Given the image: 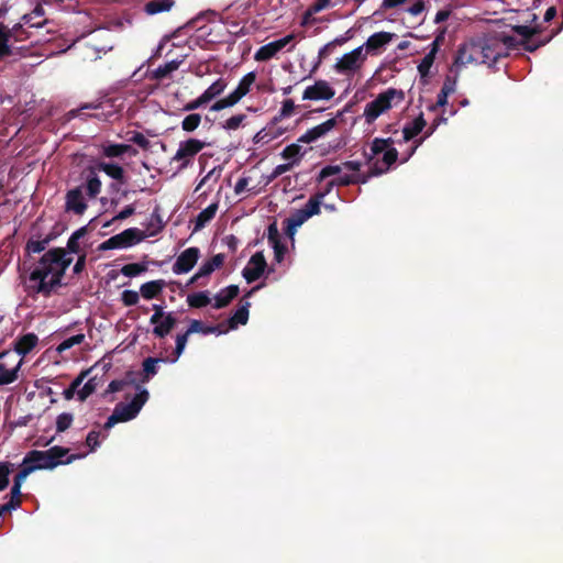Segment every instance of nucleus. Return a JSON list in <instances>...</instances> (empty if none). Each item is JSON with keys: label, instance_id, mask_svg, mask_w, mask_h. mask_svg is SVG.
<instances>
[{"label": "nucleus", "instance_id": "f257e3e1", "mask_svg": "<svg viewBox=\"0 0 563 563\" xmlns=\"http://www.w3.org/2000/svg\"><path fill=\"white\" fill-rule=\"evenodd\" d=\"M68 453L67 448L59 445L52 446L46 451L31 450L23 457L20 467L30 475L38 470H53L59 465L70 464L84 456L80 454L68 455Z\"/></svg>", "mask_w": 563, "mask_h": 563}, {"label": "nucleus", "instance_id": "f03ea898", "mask_svg": "<svg viewBox=\"0 0 563 563\" xmlns=\"http://www.w3.org/2000/svg\"><path fill=\"white\" fill-rule=\"evenodd\" d=\"M101 187L102 183L93 167L88 168L85 184L87 196L90 199L97 198L101 192ZM82 190L84 186H77L67 190L65 195V212L73 213L75 216H82L87 211L88 203L84 197Z\"/></svg>", "mask_w": 563, "mask_h": 563}, {"label": "nucleus", "instance_id": "7ed1b4c3", "mask_svg": "<svg viewBox=\"0 0 563 563\" xmlns=\"http://www.w3.org/2000/svg\"><path fill=\"white\" fill-rule=\"evenodd\" d=\"M393 145L394 140L391 137H375L372 141L369 153L364 152L366 162L368 164L373 163L372 175H383L387 173L397 162L398 151Z\"/></svg>", "mask_w": 563, "mask_h": 563}, {"label": "nucleus", "instance_id": "20e7f679", "mask_svg": "<svg viewBox=\"0 0 563 563\" xmlns=\"http://www.w3.org/2000/svg\"><path fill=\"white\" fill-rule=\"evenodd\" d=\"M53 269L37 265L29 275L26 290L30 295H42L44 297H51V295L58 288L62 287L63 280L49 275Z\"/></svg>", "mask_w": 563, "mask_h": 563}, {"label": "nucleus", "instance_id": "39448f33", "mask_svg": "<svg viewBox=\"0 0 563 563\" xmlns=\"http://www.w3.org/2000/svg\"><path fill=\"white\" fill-rule=\"evenodd\" d=\"M147 389H141L129 404L119 402L115 405L112 415L106 421L104 430H110L119 422H126L134 419L145 402L148 400Z\"/></svg>", "mask_w": 563, "mask_h": 563}, {"label": "nucleus", "instance_id": "423d86ee", "mask_svg": "<svg viewBox=\"0 0 563 563\" xmlns=\"http://www.w3.org/2000/svg\"><path fill=\"white\" fill-rule=\"evenodd\" d=\"M404 98L405 93L402 90L388 88L386 91L379 93L373 101L365 106V121L368 124H372L380 114L388 111L393 107V101L395 99L400 102L404 100Z\"/></svg>", "mask_w": 563, "mask_h": 563}, {"label": "nucleus", "instance_id": "0eeeda50", "mask_svg": "<svg viewBox=\"0 0 563 563\" xmlns=\"http://www.w3.org/2000/svg\"><path fill=\"white\" fill-rule=\"evenodd\" d=\"M144 238L145 234L143 231L137 228H130L102 242L98 246V250L108 251L115 249H126L140 243L144 240Z\"/></svg>", "mask_w": 563, "mask_h": 563}, {"label": "nucleus", "instance_id": "6e6552de", "mask_svg": "<svg viewBox=\"0 0 563 563\" xmlns=\"http://www.w3.org/2000/svg\"><path fill=\"white\" fill-rule=\"evenodd\" d=\"M206 143L198 139H188L179 143L178 150L172 158V162H178V172L187 168L195 156L206 147Z\"/></svg>", "mask_w": 563, "mask_h": 563}, {"label": "nucleus", "instance_id": "1a4fd4ad", "mask_svg": "<svg viewBox=\"0 0 563 563\" xmlns=\"http://www.w3.org/2000/svg\"><path fill=\"white\" fill-rule=\"evenodd\" d=\"M482 41L463 44L457 51L454 65L460 67L473 63L482 64Z\"/></svg>", "mask_w": 563, "mask_h": 563}, {"label": "nucleus", "instance_id": "9d476101", "mask_svg": "<svg viewBox=\"0 0 563 563\" xmlns=\"http://www.w3.org/2000/svg\"><path fill=\"white\" fill-rule=\"evenodd\" d=\"M71 262L73 258L67 256V251L64 247H53L42 255L38 264L51 269H53V265H56L67 271Z\"/></svg>", "mask_w": 563, "mask_h": 563}, {"label": "nucleus", "instance_id": "9b49d317", "mask_svg": "<svg viewBox=\"0 0 563 563\" xmlns=\"http://www.w3.org/2000/svg\"><path fill=\"white\" fill-rule=\"evenodd\" d=\"M365 56L363 55V46H358L351 51L350 53L344 54L334 65V68L338 73L345 74L357 70Z\"/></svg>", "mask_w": 563, "mask_h": 563}, {"label": "nucleus", "instance_id": "f8f14e48", "mask_svg": "<svg viewBox=\"0 0 563 563\" xmlns=\"http://www.w3.org/2000/svg\"><path fill=\"white\" fill-rule=\"evenodd\" d=\"M267 267L265 256L262 252L253 254L249 264L243 268L242 275L251 284L261 278Z\"/></svg>", "mask_w": 563, "mask_h": 563}, {"label": "nucleus", "instance_id": "ddd939ff", "mask_svg": "<svg viewBox=\"0 0 563 563\" xmlns=\"http://www.w3.org/2000/svg\"><path fill=\"white\" fill-rule=\"evenodd\" d=\"M295 38L294 34H288L279 40L273 41L261 46L255 53V60L266 62L276 56L286 45Z\"/></svg>", "mask_w": 563, "mask_h": 563}, {"label": "nucleus", "instance_id": "4468645a", "mask_svg": "<svg viewBox=\"0 0 563 563\" xmlns=\"http://www.w3.org/2000/svg\"><path fill=\"white\" fill-rule=\"evenodd\" d=\"M199 256L200 251L198 247L192 246L186 249L174 263L173 272L177 275L190 272L195 267Z\"/></svg>", "mask_w": 563, "mask_h": 563}, {"label": "nucleus", "instance_id": "2eb2a0df", "mask_svg": "<svg viewBox=\"0 0 563 563\" xmlns=\"http://www.w3.org/2000/svg\"><path fill=\"white\" fill-rule=\"evenodd\" d=\"M335 91L325 80H317L314 85L309 86L302 93L303 100H330Z\"/></svg>", "mask_w": 563, "mask_h": 563}, {"label": "nucleus", "instance_id": "dca6fc26", "mask_svg": "<svg viewBox=\"0 0 563 563\" xmlns=\"http://www.w3.org/2000/svg\"><path fill=\"white\" fill-rule=\"evenodd\" d=\"M482 64H487L488 66H493L500 58L508 56V52L504 51L500 44L496 41L482 42Z\"/></svg>", "mask_w": 563, "mask_h": 563}, {"label": "nucleus", "instance_id": "f3484780", "mask_svg": "<svg viewBox=\"0 0 563 563\" xmlns=\"http://www.w3.org/2000/svg\"><path fill=\"white\" fill-rule=\"evenodd\" d=\"M262 285H257L253 287L251 290L246 292L244 298L241 300L240 307L236 309L234 314L229 319V325L231 329L236 328L239 324H246L249 320V309L251 303L245 300V298L251 297L255 291H257Z\"/></svg>", "mask_w": 563, "mask_h": 563}, {"label": "nucleus", "instance_id": "a211bd4d", "mask_svg": "<svg viewBox=\"0 0 563 563\" xmlns=\"http://www.w3.org/2000/svg\"><path fill=\"white\" fill-rule=\"evenodd\" d=\"M395 37L394 33L389 32H377L372 34L367 41L365 42L366 52L369 54H374L379 51L382 47L387 45Z\"/></svg>", "mask_w": 563, "mask_h": 563}, {"label": "nucleus", "instance_id": "6ab92c4d", "mask_svg": "<svg viewBox=\"0 0 563 563\" xmlns=\"http://www.w3.org/2000/svg\"><path fill=\"white\" fill-rule=\"evenodd\" d=\"M176 323L177 320L174 317L173 312H167L166 317H163L161 321L152 323L154 325L152 333L155 338L164 339L175 328Z\"/></svg>", "mask_w": 563, "mask_h": 563}, {"label": "nucleus", "instance_id": "aec40b11", "mask_svg": "<svg viewBox=\"0 0 563 563\" xmlns=\"http://www.w3.org/2000/svg\"><path fill=\"white\" fill-rule=\"evenodd\" d=\"M38 343V338L35 333H26L20 336L14 342V350L19 355L25 356L30 353Z\"/></svg>", "mask_w": 563, "mask_h": 563}, {"label": "nucleus", "instance_id": "412c9836", "mask_svg": "<svg viewBox=\"0 0 563 563\" xmlns=\"http://www.w3.org/2000/svg\"><path fill=\"white\" fill-rule=\"evenodd\" d=\"M240 292L238 285H230L221 289L214 297L213 307L221 309L227 307Z\"/></svg>", "mask_w": 563, "mask_h": 563}, {"label": "nucleus", "instance_id": "4be33fe9", "mask_svg": "<svg viewBox=\"0 0 563 563\" xmlns=\"http://www.w3.org/2000/svg\"><path fill=\"white\" fill-rule=\"evenodd\" d=\"M187 55H181L179 58H174L164 65L158 66L152 74V79L162 80L167 78L173 71L177 70L180 64L185 60Z\"/></svg>", "mask_w": 563, "mask_h": 563}, {"label": "nucleus", "instance_id": "5701e85b", "mask_svg": "<svg viewBox=\"0 0 563 563\" xmlns=\"http://www.w3.org/2000/svg\"><path fill=\"white\" fill-rule=\"evenodd\" d=\"M89 232V225H84L71 233L67 241L66 251L73 254H80L85 252L81 247L80 240L84 239Z\"/></svg>", "mask_w": 563, "mask_h": 563}, {"label": "nucleus", "instance_id": "b1692460", "mask_svg": "<svg viewBox=\"0 0 563 563\" xmlns=\"http://www.w3.org/2000/svg\"><path fill=\"white\" fill-rule=\"evenodd\" d=\"M427 122L421 113L412 122L407 123L402 129V139L408 142L422 132Z\"/></svg>", "mask_w": 563, "mask_h": 563}, {"label": "nucleus", "instance_id": "393cba45", "mask_svg": "<svg viewBox=\"0 0 563 563\" xmlns=\"http://www.w3.org/2000/svg\"><path fill=\"white\" fill-rule=\"evenodd\" d=\"M165 286L166 283L163 279L151 280L141 285L140 294L144 299H154L163 291Z\"/></svg>", "mask_w": 563, "mask_h": 563}, {"label": "nucleus", "instance_id": "a878e982", "mask_svg": "<svg viewBox=\"0 0 563 563\" xmlns=\"http://www.w3.org/2000/svg\"><path fill=\"white\" fill-rule=\"evenodd\" d=\"M255 80L256 74L254 71L247 73L242 77L238 87L231 92L238 102L250 92Z\"/></svg>", "mask_w": 563, "mask_h": 563}, {"label": "nucleus", "instance_id": "bb28decb", "mask_svg": "<svg viewBox=\"0 0 563 563\" xmlns=\"http://www.w3.org/2000/svg\"><path fill=\"white\" fill-rule=\"evenodd\" d=\"M309 217L305 213V211L300 208L295 210L287 219H286V233L288 235H292L297 228L301 227Z\"/></svg>", "mask_w": 563, "mask_h": 563}, {"label": "nucleus", "instance_id": "cd10ccee", "mask_svg": "<svg viewBox=\"0 0 563 563\" xmlns=\"http://www.w3.org/2000/svg\"><path fill=\"white\" fill-rule=\"evenodd\" d=\"M219 208L218 202L211 203L206 209L200 211L195 221V231H199L206 227L216 216Z\"/></svg>", "mask_w": 563, "mask_h": 563}, {"label": "nucleus", "instance_id": "c85d7f7f", "mask_svg": "<svg viewBox=\"0 0 563 563\" xmlns=\"http://www.w3.org/2000/svg\"><path fill=\"white\" fill-rule=\"evenodd\" d=\"M93 169L104 172L109 177L120 183H124V169L118 164L100 162Z\"/></svg>", "mask_w": 563, "mask_h": 563}, {"label": "nucleus", "instance_id": "c756f323", "mask_svg": "<svg viewBox=\"0 0 563 563\" xmlns=\"http://www.w3.org/2000/svg\"><path fill=\"white\" fill-rule=\"evenodd\" d=\"M224 260V254H216L200 266L198 269V276L207 277L211 275L217 268H220L223 265Z\"/></svg>", "mask_w": 563, "mask_h": 563}, {"label": "nucleus", "instance_id": "7c9ffc66", "mask_svg": "<svg viewBox=\"0 0 563 563\" xmlns=\"http://www.w3.org/2000/svg\"><path fill=\"white\" fill-rule=\"evenodd\" d=\"M174 3V0H151L145 4L144 11L150 15L157 14L169 11Z\"/></svg>", "mask_w": 563, "mask_h": 563}, {"label": "nucleus", "instance_id": "2f4dec72", "mask_svg": "<svg viewBox=\"0 0 563 563\" xmlns=\"http://www.w3.org/2000/svg\"><path fill=\"white\" fill-rule=\"evenodd\" d=\"M102 153L107 157H119L125 153L135 155L137 152L135 148L128 144H109L103 147Z\"/></svg>", "mask_w": 563, "mask_h": 563}, {"label": "nucleus", "instance_id": "473e14b6", "mask_svg": "<svg viewBox=\"0 0 563 563\" xmlns=\"http://www.w3.org/2000/svg\"><path fill=\"white\" fill-rule=\"evenodd\" d=\"M166 358L147 357L143 361L142 383H147L157 373V363L166 362Z\"/></svg>", "mask_w": 563, "mask_h": 563}, {"label": "nucleus", "instance_id": "72a5a7b5", "mask_svg": "<svg viewBox=\"0 0 563 563\" xmlns=\"http://www.w3.org/2000/svg\"><path fill=\"white\" fill-rule=\"evenodd\" d=\"M221 333L222 331H219V325H206L202 321L192 319L189 322V327L187 328V334L192 333H201V334H211L216 332Z\"/></svg>", "mask_w": 563, "mask_h": 563}, {"label": "nucleus", "instance_id": "f704fd0d", "mask_svg": "<svg viewBox=\"0 0 563 563\" xmlns=\"http://www.w3.org/2000/svg\"><path fill=\"white\" fill-rule=\"evenodd\" d=\"M227 86V80L224 78H219L203 91L202 97L209 103L211 100L219 97L224 91Z\"/></svg>", "mask_w": 563, "mask_h": 563}, {"label": "nucleus", "instance_id": "c9c22d12", "mask_svg": "<svg viewBox=\"0 0 563 563\" xmlns=\"http://www.w3.org/2000/svg\"><path fill=\"white\" fill-rule=\"evenodd\" d=\"M209 291L192 292L187 296V303L190 308H203L210 303Z\"/></svg>", "mask_w": 563, "mask_h": 563}, {"label": "nucleus", "instance_id": "e433bc0d", "mask_svg": "<svg viewBox=\"0 0 563 563\" xmlns=\"http://www.w3.org/2000/svg\"><path fill=\"white\" fill-rule=\"evenodd\" d=\"M558 32H559V30L552 31L550 35H548L543 38L539 37V38L534 40L533 37H531L528 41H520V45L527 52H534L538 48H540L541 46H544L545 44H548Z\"/></svg>", "mask_w": 563, "mask_h": 563}, {"label": "nucleus", "instance_id": "4c0bfd02", "mask_svg": "<svg viewBox=\"0 0 563 563\" xmlns=\"http://www.w3.org/2000/svg\"><path fill=\"white\" fill-rule=\"evenodd\" d=\"M301 146L297 143H292L290 145H287L283 152L280 153V156L288 161V162H296V166L299 165L301 157H302V151Z\"/></svg>", "mask_w": 563, "mask_h": 563}, {"label": "nucleus", "instance_id": "58836bf2", "mask_svg": "<svg viewBox=\"0 0 563 563\" xmlns=\"http://www.w3.org/2000/svg\"><path fill=\"white\" fill-rule=\"evenodd\" d=\"M47 247V240H44L42 236H38L37 239H34L33 236L30 238L25 244V253L27 255L31 254H38L43 251H45Z\"/></svg>", "mask_w": 563, "mask_h": 563}, {"label": "nucleus", "instance_id": "ea45409f", "mask_svg": "<svg viewBox=\"0 0 563 563\" xmlns=\"http://www.w3.org/2000/svg\"><path fill=\"white\" fill-rule=\"evenodd\" d=\"M20 364L21 361L14 368L8 369L4 364L0 363V386L11 384L18 379Z\"/></svg>", "mask_w": 563, "mask_h": 563}, {"label": "nucleus", "instance_id": "a19ab883", "mask_svg": "<svg viewBox=\"0 0 563 563\" xmlns=\"http://www.w3.org/2000/svg\"><path fill=\"white\" fill-rule=\"evenodd\" d=\"M27 476H29V474L26 473V471L23 470L22 467H20L19 472L14 475L13 485L11 487L10 496H12L15 499L16 498L21 499V496H22L21 487Z\"/></svg>", "mask_w": 563, "mask_h": 563}, {"label": "nucleus", "instance_id": "79ce46f5", "mask_svg": "<svg viewBox=\"0 0 563 563\" xmlns=\"http://www.w3.org/2000/svg\"><path fill=\"white\" fill-rule=\"evenodd\" d=\"M321 203L322 199L320 198V195L313 194L301 209L305 211L307 217L311 218L312 216L320 213Z\"/></svg>", "mask_w": 563, "mask_h": 563}, {"label": "nucleus", "instance_id": "37998d69", "mask_svg": "<svg viewBox=\"0 0 563 563\" xmlns=\"http://www.w3.org/2000/svg\"><path fill=\"white\" fill-rule=\"evenodd\" d=\"M12 36V31L7 30V26L0 23V57L9 56L11 48L9 40Z\"/></svg>", "mask_w": 563, "mask_h": 563}, {"label": "nucleus", "instance_id": "c03bdc74", "mask_svg": "<svg viewBox=\"0 0 563 563\" xmlns=\"http://www.w3.org/2000/svg\"><path fill=\"white\" fill-rule=\"evenodd\" d=\"M134 375L135 373L128 372L125 379H114L110 382L107 393L121 391L128 384H135Z\"/></svg>", "mask_w": 563, "mask_h": 563}, {"label": "nucleus", "instance_id": "a18cd8bd", "mask_svg": "<svg viewBox=\"0 0 563 563\" xmlns=\"http://www.w3.org/2000/svg\"><path fill=\"white\" fill-rule=\"evenodd\" d=\"M89 371H82L69 385L68 388H66L63 393L65 399L70 400L74 398L75 394L78 393V387L82 384L84 379L88 375Z\"/></svg>", "mask_w": 563, "mask_h": 563}, {"label": "nucleus", "instance_id": "49530a36", "mask_svg": "<svg viewBox=\"0 0 563 563\" xmlns=\"http://www.w3.org/2000/svg\"><path fill=\"white\" fill-rule=\"evenodd\" d=\"M190 335L191 334H187V330L184 333H178L176 335V346L173 352V358L170 360L172 362H176L180 357V355L184 353L187 342H188V338Z\"/></svg>", "mask_w": 563, "mask_h": 563}, {"label": "nucleus", "instance_id": "de8ad7c7", "mask_svg": "<svg viewBox=\"0 0 563 563\" xmlns=\"http://www.w3.org/2000/svg\"><path fill=\"white\" fill-rule=\"evenodd\" d=\"M437 54L429 51L418 65V71L421 77H428L434 63Z\"/></svg>", "mask_w": 563, "mask_h": 563}, {"label": "nucleus", "instance_id": "09e8293b", "mask_svg": "<svg viewBox=\"0 0 563 563\" xmlns=\"http://www.w3.org/2000/svg\"><path fill=\"white\" fill-rule=\"evenodd\" d=\"M201 123V115L199 113H190L181 121V129L185 132H194Z\"/></svg>", "mask_w": 563, "mask_h": 563}, {"label": "nucleus", "instance_id": "8fccbe9b", "mask_svg": "<svg viewBox=\"0 0 563 563\" xmlns=\"http://www.w3.org/2000/svg\"><path fill=\"white\" fill-rule=\"evenodd\" d=\"M147 271L146 264L143 263H131L126 264L121 268V273L126 277H135Z\"/></svg>", "mask_w": 563, "mask_h": 563}, {"label": "nucleus", "instance_id": "3c124183", "mask_svg": "<svg viewBox=\"0 0 563 563\" xmlns=\"http://www.w3.org/2000/svg\"><path fill=\"white\" fill-rule=\"evenodd\" d=\"M13 464L10 462H0V492L4 490L9 485V476L13 471Z\"/></svg>", "mask_w": 563, "mask_h": 563}, {"label": "nucleus", "instance_id": "603ef678", "mask_svg": "<svg viewBox=\"0 0 563 563\" xmlns=\"http://www.w3.org/2000/svg\"><path fill=\"white\" fill-rule=\"evenodd\" d=\"M73 421H74L73 413L63 412V413L58 415L56 418V432L57 433L65 432L67 429L70 428Z\"/></svg>", "mask_w": 563, "mask_h": 563}, {"label": "nucleus", "instance_id": "864d4df0", "mask_svg": "<svg viewBox=\"0 0 563 563\" xmlns=\"http://www.w3.org/2000/svg\"><path fill=\"white\" fill-rule=\"evenodd\" d=\"M336 125V120L334 118L329 119L321 124H318L311 128L316 139H320L324 136L328 132H330Z\"/></svg>", "mask_w": 563, "mask_h": 563}, {"label": "nucleus", "instance_id": "5fc2aeb1", "mask_svg": "<svg viewBox=\"0 0 563 563\" xmlns=\"http://www.w3.org/2000/svg\"><path fill=\"white\" fill-rule=\"evenodd\" d=\"M245 119H246L245 114L239 113V114L232 115L231 118L225 120L221 125L224 130L235 131L242 125V123L245 121Z\"/></svg>", "mask_w": 563, "mask_h": 563}, {"label": "nucleus", "instance_id": "6e6d98bb", "mask_svg": "<svg viewBox=\"0 0 563 563\" xmlns=\"http://www.w3.org/2000/svg\"><path fill=\"white\" fill-rule=\"evenodd\" d=\"M342 170V166L340 165H327L324 166L318 174L316 181L318 184H321L323 180H325L328 177L338 175Z\"/></svg>", "mask_w": 563, "mask_h": 563}, {"label": "nucleus", "instance_id": "4d7b16f0", "mask_svg": "<svg viewBox=\"0 0 563 563\" xmlns=\"http://www.w3.org/2000/svg\"><path fill=\"white\" fill-rule=\"evenodd\" d=\"M97 389L96 378H90L81 389L78 390L77 396L80 401H85Z\"/></svg>", "mask_w": 563, "mask_h": 563}, {"label": "nucleus", "instance_id": "13d9d810", "mask_svg": "<svg viewBox=\"0 0 563 563\" xmlns=\"http://www.w3.org/2000/svg\"><path fill=\"white\" fill-rule=\"evenodd\" d=\"M85 340V334L82 333H79V334H76V335H73L66 340H64L57 347V351L58 352H64L70 347H73L74 345H78V344H81Z\"/></svg>", "mask_w": 563, "mask_h": 563}, {"label": "nucleus", "instance_id": "bf43d9fd", "mask_svg": "<svg viewBox=\"0 0 563 563\" xmlns=\"http://www.w3.org/2000/svg\"><path fill=\"white\" fill-rule=\"evenodd\" d=\"M43 15L44 9L42 5L37 4L31 13H26L22 16V21L24 24H29L30 26H41V22H33V18Z\"/></svg>", "mask_w": 563, "mask_h": 563}, {"label": "nucleus", "instance_id": "052dcab7", "mask_svg": "<svg viewBox=\"0 0 563 563\" xmlns=\"http://www.w3.org/2000/svg\"><path fill=\"white\" fill-rule=\"evenodd\" d=\"M294 166H296V162H288L285 164L277 165L273 169L272 174L267 177V184L275 180L280 175L291 170Z\"/></svg>", "mask_w": 563, "mask_h": 563}, {"label": "nucleus", "instance_id": "680f3d73", "mask_svg": "<svg viewBox=\"0 0 563 563\" xmlns=\"http://www.w3.org/2000/svg\"><path fill=\"white\" fill-rule=\"evenodd\" d=\"M238 103V101L235 100V98L230 93L225 98L223 99H220L218 101H216L210 110L211 111H221L225 108H230V107H233Z\"/></svg>", "mask_w": 563, "mask_h": 563}, {"label": "nucleus", "instance_id": "e2e57ef3", "mask_svg": "<svg viewBox=\"0 0 563 563\" xmlns=\"http://www.w3.org/2000/svg\"><path fill=\"white\" fill-rule=\"evenodd\" d=\"M238 103V101L235 100V98L230 93L225 98L223 99H220L218 101H216L210 110L211 111H221L225 108H230V107H233Z\"/></svg>", "mask_w": 563, "mask_h": 563}, {"label": "nucleus", "instance_id": "0e129e2a", "mask_svg": "<svg viewBox=\"0 0 563 563\" xmlns=\"http://www.w3.org/2000/svg\"><path fill=\"white\" fill-rule=\"evenodd\" d=\"M140 295L135 290H124L121 294V301L125 307H132L139 303Z\"/></svg>", "mask_w": 563, "mask_h": 563}, {"label": "nucleus", "instance_id": "69168bd1", "mask_svg": "<svg viewBox=\"0 0 563 563\" xmlns=\"http://www.w3.org/2000/svg\"><path fill=\"white\" fill-rule=\"evenodd\" d=\"M129 141L139 145L142 150L147 151L151 147V142L141 132L133 131Z\"/></svg>", "mask_w": 563, "mask_h": 563}, {"label": "nucleus", "instance_id": "338daca9", "mask_svg": "<svg viewBox=\"0 0 563 563\" xmlns=\"http://www.w3.org/2000/svg\"><path fill=\"white\" fill-rule=\"evenodd\" d=\"M221 172H222V168L219 166V167H214L212 168L201 180L200 183L198 184L196 190H199L207 181L209 180H213L214 183L218 181V179L220 178L221 176Z\"/></svg>", "mask_w": 563, "mask_h": 563}, {"label": "nucleus", "instance_id": "774afa93", "mask_svg": "<svg viewBox=\"0 0 563 563\" xmlns=\"http://www.w3.org/2000/svg\"><path fill=\"white\" fill-rule=\"evenodd\" d=\"M514 32L522 37L521 41H528L531 37H534V30L528 25H515L512 27Z\"/></svg>", "mask_w": 563, "mask_h": 563}]
</instances>
